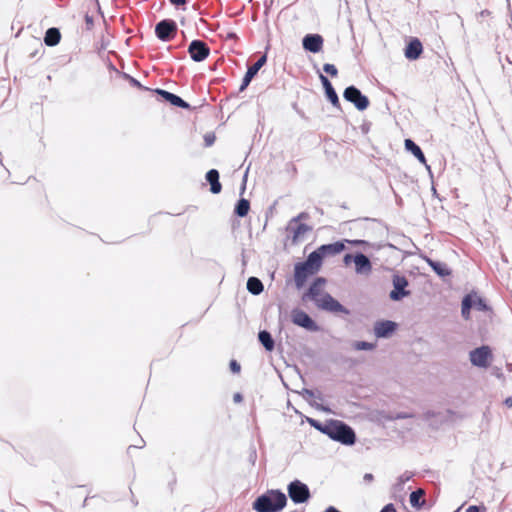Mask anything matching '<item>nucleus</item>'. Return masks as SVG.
I'll return each instance as SVG.
<instances>
[{"label":"nucleus","instance_id":"9b49d317","mask_svg":"<svg viewBox=\"0 0 512 512\" xmlns=\"http://www.w3.org/2000/svg\"><path fill=\"white\" fill-rule=\"evenodd\" d=\"M317 273L308 265H305L304 262H298L294 266V281L297 289H301L307 278L313 274Z\"/></svg>","mask_w":512,"mask_h":512},{"label":"nucleus","instance_id":"c9c22d12","mask_svg":"<svg viewBox=\"0 0 512 512\" xmlns=\"http://www.w3.org/2000/svg\"><path fill=\"white\" fill-rule=\"evenodd\" d=\"M412 477V474L405 472L402 475H400L397 479L396 487L398 489H402L403 485L409 481Z\"/></svg>","mask_w":512,"mask_h":512},{"label":"nucleus","instance_id":"37998d69","mask_svg":"<svg viewBox=\"0 0 512 512\" xmlns=\"http://www.w3.org/2000/svg\"><path fill=\"white\" fill-rule=\"evenodd\" d=\"M170 3L174 6H181V5H185L187 0H169Z\"/></svg>","mask_w":512,"mask_h":512},{"label":"nucleus","instance_id":"412c9836","mask_svg":"<svg viewBox=\"0 0 512 512\" xmlns=\"http://www.w3.org/2000/svg\"><path fill=\"white\" fill-rule=\"evenodd\" d=\"M423 50L421 42L415 38L409 42L405 48V57L409 60H416L419 58Z\"/></svg>","mask_w":512,"mask_h":512},{"label":"nucleus","instance_id":"5fc2aeb1","mask_svg":"<svg viewBox=\"0 0 512 512\" xmlns=\"http://www.w3.org/2000/svg\"><path fill=\"white\" fill-rule=\"evenodd\" d=\"M362 242H363V241H361V240H357V241H355V243H356V244H360V243H362Z\"/></svg>","mask_w":512,"mask_h":512},{"label":"nucleus","instance_id":"864d4df0","mask_svg":"<svg viewBox=\"0 0 512 512\" xmlns=\"http://www.w3.org/2000/svg\"><path fill=\"white\" fill-rule=\"evenodd\" d=\"M228 37H230V38H235V37H236V35H235L234 33H230V34L228 35Z\"/></svg>","mask_w":512,"mask_h":512},{"label":"nucleus","instance_id":"f8f14e48","mask_svg":"<svg viewBox=\"0 0 512 512\" xmlns=\"http://www.w3.org/2000/svg\"><path fill=\"white\" fill-rule=\"evenodd\" d=\"M267 61L266 55H262L252 66L248 67L246 74L243 77L239 91H244L258 73V71L265 65Z\"/></svg>","mask_w":512,"mask_h":512},{"label":"nucleus","instance_id":"f3484780","mask_svg":"<svg viewBox=\"0 0 512 512\" xmlns=\"http://www.w3.org/2000/svg\"><path fill=\"white\" fill-rule=\"evenodd\" d=\"M153 91L156 94L160 95L165 101L169 102L173 106L183 108V109H188L190 107V105L186 101H184L181 97H179L176 94H173L169 91L159 89V88H157Z\"/></svg>","mask_w":512,"mask_h":512},{"label":"nucleus","instance_id":"4be33fe9","mask_svg":"<svg viewBox=\"0 0 512 512\" xmlns=\"http://www.w3.org/2000/svg\"><path fill=\"white\" fill-rule=\"evenodd\" d=\"M344 248H345L344 243L337 241L334 243L321 245L317 249L319 250V252L321 253V255L324 258L326 256L337 255L340 252H342L344 250Z\"/></svg>","mask_w":512,"mask_h":512},{"label":"nucleus","instance_id":"3c124183","mask_svg":"<svg viewBox=\"0 0 512 512\" xmlns=\"http://www.w3.org/2000/svg\"><path fill=\"white\" fill-rule=\"evenodd\" d=\"M407 417H409V415H407V414H399L397 416V418H407Z\"/></svg>","mask_w":512,"mask_h":512},{"label":"nucleus","instance_id":"f257e3e1","mask_svg":"<svg viewBox=\"0 0 512 512\" xmlns=\"http://www.w3.org/2000/svg\"><path fill=\"white\" fill-rule=\"evenodd\" d=\"M287 503L286 495L280 490H270L259 496L253 503L257 512H279Z\"/></svg>","mask_w":512,"mask_h":512},{"label":"nucleus","instance_id":"aec40b11","mask_svg":"<svg viewBox=\"0 0 512 512\" xmlns=\"http://www.w3.org/2000/svg\"><path fill=\"white\" fill-rule=\"evenodd\" d=\"M405 149L412 153L420 163L425 165L426 169L430 171V166L427 164L425 155L421 148L411 139H406L404 142Z\"/></svg>","mask_w":512,"mask_h":512},{"label":"nucleus","instance_id":"6e6d98bb","mask_svg":"<svg viewBox=\"0 0 512 512\" xmlns=\"http://www.w3.org/2000/svg\"><path fill=\"white\" fill-rule=\"evenodd\" d=\"M460 509H461V507H459V508H458L456 511H454V512H459V510H460Z\"/></svg>","mask_w":512,"mask_h":512},{"label":"nucleus","instance_id":"79ce46f5","mask_svg":"<svg viewBox=\"0 0 512 512\" xmlns=\"http://www.w3.org/2000/svg\"><path fill=\"white\" fill-rule=\"evenodd\" d=\"M380 512H397L393 504H387Z\"/></svg>","mask_w":512,"mask_h":512},{"label":"nucleus","instance_id":"5701e85b","mask_svg":"<svg viewBox=\"0 0 512 512\" xmlns=\"http://www.w3.org/2000/svg\"><path fill=\"white\" fill-rule=\"evenodd\" d=\"M206 180L210 184V191L213 194L220 193L222 186L219 181V172L216 169H211L206 173Z\"/></svg>","mask_w":512,"mask_h":512},{"label":"nucleus","instance_id":"6e6552de","mask_svg":"<svg viewBox=\"0 0 512 512\" xmlns=\"http://www.w3.org/2000/svg\"><path fill=\"white\" fill-rule=\"evenodd\" d=\"M176 31L177 25L171 19H164L155 26V34L161 41H169L173 39Z\"/></svg>","mask_w":512,"mask_h":512},{"label":"nucleus","instance_id":"ddd939ff","mask_svg":"<svg viewBox=\"0 0 512 512\" xmlns=\"http://www.w3.org/2000/svg\"><path fill=\"white\" fill-rule=\"evenodd\" d=\"M325 283L326 280L324 278H316L310 285L308 291L303 295V300L310 299L317 305L320 297L325 293L323 292Z\"/></svg>","mask_w":512,"mask_h":512},{"label":"nucleus","instance_id":"423d86ee","mask_svg":"<svg viewBox=\"0 0 512 512\" xmlns=\"http://www.w3.org/2000/svg\"><path fill=\"white\" fill-rule=\"evenodd\" d=\"M292 322L302 327L310 332H318L320 330V327L317 325V323L304 311L300 309H295L292 311Z\"/></svg>","mask_w":512,"mask_h":512},{"label":"nucleus","instance_id":"72a5a7b5","mask_svg":"<svg viewBox=\"0 0 512 512\" xmlns=\"http://www.w3.org/2000/svg\"><path fill=\"white\" fill-rule=\"evenodd\" d=\"M376 347L375 343L367 342V341H354L352 343V348L356 351H372Z\"/></svg>","mask_w":512,"mask_h":512},{"label":"nucleus","instance_id":"7c9ffc66","mask_svg":"<svg viewBox=\"0 0 512 512\" xmlns=\"http://www.w3.org/2000/svg\"><path fill=\"white\" fill-rule=\"evenodd\" d=\"M250 209V203L247 199L241 198L238 200L234 213L239 217H245Z\"/></svg>","mask_w":512,"mask_h":512},{"label":"nucleus","instance_id":"4468645a","mask_svg":"<svg viewBox=\"0 0 512 512\" xmlns=\"http://www.w3.org/2000/svg\"><path fill=\"white\" fill-rule=\"evenodd\" d=\"M303 48L312 53H318L323 47V37L319 34H307L302 40Z\"/></svg>","mask_w":512,"mask_h":512},{"label":"nucleus","instance_id":"1a4fd4ad","mask_svg":"<svg viewBox=\"0 0 512 512\" xmlns=\"http://www.w3.org/2000/svg\"><path fill=\"white\" fill-rule=\"evenodd\" d=\"M188 53L193 61L202 62L209 56L210 48L202 40H193L188 46Z\"/></svg>","mask_w":512,"mask_h":512},{"label":"nucleus","instance_id":"2eb2a0df","mask_svg":"<svg viewBox=\"0 0 512 512\" xmlns=\"http://www.w3.org/2000/svg\"><path fill=\"white\" fill-rule=\"evenodd\" d=\"M396 328L397 325L393 321H377L374 325V334L377 338H387L396 330Z\"/></svg>","mask_w":512,"mask_h":512},{"label":"nucleus","instance_id":"473e14b6","mask_svg":"<svg viewBox=\"0 0 512 512\" xmlns=\"http://www.w3.org/2000/svg\"><path fill=\"white\" fill-rule=\"evenodd\" d=\"M472 295V308H475L478 311H488L490 307L487 305L485 299L478 296L477 294Z\"/></svg>","mask_w":512,"mask_h":512},{"label":"nucleus","instance_id":"9d476101","mask_svg":"<svg viewBox=\"0 0 512 512\" xmlns=\"http://www.w3.org/2000/svg\"><path fill=\"white\" fill-rule=\"evenodd\" d=\"M469 357L474 366L485 368L489 365V358L491 357L490 348L488 346L476 348L470 352Z\"/></svg>","mask_w":512,"mask_h":512},{"label":"nucleus","instance_id":"6ab92c4d","mask_svg":"<svg viewBox=\"0 0 512 512\" xmlns=\"http://www.w3.org/2000/svg\"><path fill=\"white\" fill-rule=\"evenodd\" d=\"M286 229L288 232L292 234V241L294 243H297L303 240L305 234L310 232L312 230V227L307 224L297 223L293 225L292 228H290L288 224Z\"/></svg>","mask_w":512,"mask_h":512},{"label":"nucleus","instance_id":"2f4dec72","mask_svg":"<svg viewBox=\"0 0 512 512\" xmlns=\"http://www.w3.org/2000/svg\"><path fill=\"white\" fill-rule=\"evenodd\" d=\"M472 308V295H466L462 300L461 314L465 320L470 318V310Z\"/></svg>","mask_w":512,"mask_h":512},{"label":"nucleus","instance_id":"f704fd0d","mask_svg":"<svg viewBox=\"0 0 512 512\" xmlns=\"http://www.w3.org/2000/svg\"><path fill=\"white\" fill-rule=\"evenodd\" d=\"M308 422L312 427L325 434V427H328V421L325 423H320L315 419H309Z\"/></svg>","mask_w":512,"mask_h":512},{"label":"nucleus","instance_id":"0eeeda50","mask_svg":"<svg viewBox=\"0 0 512 512\" xmlns=\"http://www.w3.org/2000/svg\"><path fill=\"white\" fill-rule=\"evenodd\" d=\"M392 283L394 289L389 294L390 299L399 301L410 295V291L406 290L409 283L405 276L393 275Z\"/></svg>","mask_w":512,"mask_h":512},{"label":"nucleus","instance_id":"c756f323","mask_svg":"<svg viewBox=\"0 0 512 512\" xmlns=\"http://www.w3.org/2000/svg\"><path fill=\"white\" fill-rule=\"evenodd\" d=\"M300 395L303 396L304 399H306L311 406L319 409V410H322V411H325V412H330V409L329 408H326L316 402H312L311 399L315 397V393L313 390H310V389H307V388H304L301 392H299Z\"/></svg>","mask_w":512,"mask_h":512},{"label":"nucleus","instance_id":"a19ab883","mask_svg":"<svg viewBox=\"0 0 512 512\" xmlns=\"http://www.w3.org/2000/svg\"><path fill=\"white\" fill-rule=\"evenodd\" d=\"M230 369L233 373H239L241 370V366L236 360H231L230 361Z\"/></svg>","mask_w":512,"mask_h":512},{"label":"nucleus","instance_id":"4c0bfd02","mask_svg":"<svg viewBox=\"0 0 512 512\" xmlns=\"http://www.w3.org/2000/svg\"><path fill=\"white\" fill-rule=\"evenodd\" d=\"M309 218V214L306 213V212H301L300 214H298L296 217H293L290 221H289V227L292 228L293 225L299 223L301 220H306Z\"/></svg>","mask_w":512,"mask_h":512},{"label":"nucleus","instance_id":"de8ad7c7","mask_svg":"<svg viewBox=\"0 0 512 512\" xmlns=\"http://www.w3.org/2000/svg\"><path fill=\"white\" fill-rule=\"evenodd\" d=\"M353 258L354 256H352L351 254H346L344 256V263L348 265L351 261H353Z\"/></svg>","mask_w":512,"mask_h":512},{"label":"nucleus","instance_id":"8fccbe9b","mask_svg":"<svg viewBox=\"0 0 512 512\" xmlns=\"http://www.w3.org/2000/svg\"><path fill=\"white\" fill-rule=\"evenodd\" d=\"M504 403L507 407H512V397L506 398Z\"/></svg>","mask_w":512,"mask_h":512},{"label":"nucleus","instance_id":"b1692460","mask_svg":"<svg viewBox=\"0 0 512 512\" xmlns=\"http://www.w3.org/2000/svg\"><path fill=\"white\" fill-rule=\"evenodd\" d=\"M322 260H323V256L321 255L319 250L316 249L315 251L311 252L308 255L307 259L303 262L305 263V265H308L314 271L318 272L322 265Z\"/></svg>","mask_w":512,"mask_h":512},{"label":"nucleus","instance_id":"a18cd8bd","mask_svg":"<svg viewBox=\"0 0 512 512\" xmlns=\"http://www.w3.org/2000/svg\"><path fill=\"white\" fill-rule=\"evenodd\" d=\"M466 512H480V507L471 505L466 509Z\"/></svg>","mask_w":512,"mask_h":512},{"label":"nucleus","instance_id":"a878e982","mask_svg":"<svg viewBox=\"0 0 512 512\" xmlns=\"http://www.w3.org/2000/svg\"><path fill=\"white\" fill-rule=\"evenodd\" d=\"M427 263L433 269V271L440 277L449 276L451 274V270L443 262L434 261L428 258Z\"/></svg>","mask_w":512,"mask_h":512},{"label":"nucleus","instance_id":"e433bc0d","mask_svg":"<svg viewBox=\"0 0 512 512\" xmlns=\"http://www.w3.org/2000/svg\"><path fill=\"white\" fill-rule=\"evenodd\" d=\"M123 76L129 81L131 86L139 88L141 90H148V88L144 87L137 79L133 78L132 76L126 73H124Z\"/></svg>","mask_w":512,"mask_h":512},{"label":"nucleus","instance_id":"dca6fc26","mask_svg":"<svg viewBox=\"0 0 512 512\" xmlns=\"http://www.w3.org/2000/svg\"><path fill=\"white\" fill-rule=\"evenodd\" d=\"M355 263V271L357 274L367 275L372 271V264L370 259L363 253H356L353 258Z\"/></svg>","mask_w":512,"mask_h":512},{"label":"nucleus","instance_id":"603ef678","mask_svg":"<svg viewBox=\"0 0 512 512\" xmlns=\"http://www.w3.org/2000/svg\"><path fill=\"white\" fill-rule=\"evenodd\" d=\"M143 445H144V440H143V439H141V445H136L135 447H137V448H142V447H143Z\"/></svg>","mask_w":512,"mask_h":512},{"label":"nucleus","instance_id":"58836bf2","mask_svg":"<svg viewBox=\"0 0 512 512\" xmlns=\"http://www.w3.org/2000/svg\"><path fill=\"white\" fill-rule=\"evenodd\" d=\"M323 70H324L325 73L331 75L332 77H335L338 74V70L335 67V65L330 64V63L324 64L323 65Z\"/></svg>","mask_w":512,"mask_h":512},{"label":"nucleus","instance_id":"09e8293b","mask_svg":"<svg viewBox=\"0 0 512 512\" xmlns=\"http://www.w3.org/2000/svg\"><path fill=\"white\" fill-rule=\"evenodd\" d=\"M363 479L365 482H371L373 480V475L371 473H366Z\"/></svg>","mask_w":512,"mask_h":512},{"label":"nucleus","instance_id":"7ed1b4c3","mask_svg":"<svg viewBox=\"0 0 512 512\" xmlns=\"http://www.w3.org/2000/svg\"><path fill=\"white\" fill-rule=\"evenodd\" d=\"M288 495L295 504L305 503L311 496L308 486L299 480H294L288 485Z\"/></svg>","mask_w":512,"mask_h":512},{"label":"nucleus","instance_id":"393cba45","mask_svg":"<svg viewBox=\"0 0 512 512\" xmlns=\"http://www.w3.org/2000/svg\"><path fill=\"white\" fill-rule=\"evenodd\" d=\"M61 34L58 28H49L44 37V42L47 46H55L60 42Z\"/></svg>","mask_w":512,"mask_h":512},{"label":"nucleus","instance_id":"ea45409f","mask_svg":"<svg viewBox=\"0 0 512 512\" xmlns=\"http://www.w3.org/2000/svg\"><path fill=\"white\" fill-rule=\"evenodd\" d=\"M215 140H216V137H215L214 133H206L204 135V143H205L206 147L212 146L214 144Z\"/></svg>","mask_w":512,"mask_h":512},{"label":"nucleus","instance_id":"39448f33","mask_svg":"<svg viewBox=\"0 0 512 512\" xmlns=\"http://www.w3.org/2000/svg\"><path fill=\"white\" fill-rule=\"evenodd\" d=\"M319 309L328 311L331 313H343L348 315L350 311L344 307L339 301L334 299L329 293H324L316 305Z\"/></svg>","mask_w":512,"mask_h":512},{"label":"nucleus","instance_id":"bb28decb","mask_svg":"<svg viewBox=\"0 0 512 512\" xmlns=\"http://www.w3.org/2000/svg\"><path fill=\"white\" fill-rule=\"evenodd\" d=\"M258 339L267 351H272L274 349L275 342H274L270 332H268L266 330L260 331L258 333Z\"/></svg>","mask_w":512,"mask_h":512},{"label":"nucleus","instance_id":"c03bdc74","mask_svg":"<svg viewBox=\"0 0 512 512\" xmlns=\"http://www.w3.org/2000/svg\"><path fill=\"white\" fill-rule=\"evenodd\" d=\"M85 22L87 24L88 27L92 26L93 25V17L86 14L85 15Z\"/></svg>","mask_w":512,"mask_h":512},{"label":"nucleus","instance_id":"20e7f679","mask_svg":"<svg viewBox=\"0 0 512 512\" xmlns=\"http://www.w3.org/2000/svg\"><path fill=\"white\" fill-rule=\"evenodd\" d=\"M343 97L346 101L352 103L359 111H363L369 106V99L353 85L348 86L344 90Z\"/></svg>","mask_w":512,"mask_h":512},{"label":"nucleus","instance_id":"49530a36","mask_svg":"<svg viewBox=\"0 0 512 512\" xmlns=\"http://www.w3.org/2000/svg\"><path fill=\"white\" fill-rule=\"evenodd\" d=\"M233 400L235 403H240L243 400V397L240 393H235L233 396Z\"/></svg>","mask_w":512,"mask_h":512},{"label":"nucleus","instance_id":"a211bd4d","mask_svg":"<svg viewBox=\"0 0 512 512\" xmlns=\"http://www.w3.org/2000/svg\"><path fill=\"white\" fill-rule=\"evenodd\" d=\"M319 78H320V81H321V83H322V85L324 87L326 97L328 98V100L331 102V104L335 108H339L340 107L339 97H338L335 89L333 88L331 82L323 74H320Z\"/></svg>","mask_w":512,"mask_h":512},{"label":"nucleus","instance_id":"f03ea898","mask_svg":"<svg viewBox=\"0 0 512 512\" xmlns=\"http://www.w3.org/2000/svg\"><path fill=\"white\" fill-rule=\"evenodd\" d=\"M325 430V434L332 440L344 445H353L356 441L354 430L340 420H329Z\"/></svg>","mask_w":512,"mask_h":512},{"label":"nucleus","instance_id":"c85d7f7f","mask_svg":"<svg viewBox=\"0 0 512 512\" xmlns=\"http://www.w3.org/2000/svg\"><path fill=\"white\" fill-rule=\"evenodd\" d=\"M425 495V491L421 488L413 491L410 494V504L412 507L420 508L424 505L425 501L423 500V497Z\"/></svg>","mask_w":512,"mask_h":512},{"label":"nucleus","instance_id":"cd10ccee","mask_svg":"<svg viewBox=\"0 0 512 512\" xmlns=\"http://www.w3.org/2000/svg\"><path fill=\"white\" fill-rule=\"evenodd\" d=\"M264 286L260 279L250 277L247 280V290L253 295H259L263 292Z\"/></svg>","mask_w":512,"mask_h":512}]
</instances>
